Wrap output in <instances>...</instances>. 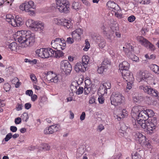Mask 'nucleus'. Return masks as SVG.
I'll use <instances>...</instances> for the list:
<instances>
[{
    "label": "nucleus",
    "mask_w": 159,
    "mask_h": 159,
    "mask_svg": "<svg viewBox=\"0 0 159 159\" xmlns=\"http://www.w3.org/2000/svg\"><path fill=\"white\" fill-rule=\"evenodd\" d=\"M13 37L23 47L30 46L34 42V35L30 31H18L13 34Z\"/></svg>",
    "instance_id": "f257e3e1"
},
{
    "label": "nucleus",
    "mask_w": 159,
    "mask_h": 159,
    "mask_svg": "<svg viewBox=\"0 0 159 159\" xmlns=\"http://www.w3.org/2000/svg\"><path fill=\"white\" fill-rule=\"evenodd\" d=\"M132 117L134 119H135L136 124V121L146 120L148 119L149 118H151L153 116L154 114L153 111L151 109H147L144 110L140 112L138 111L137 113L133 112L132 113Z\"/></svg>",
    "instance_id": "f03ea898"
},
{
    "label": "nucleus",
    "mask_w": 159,
    "mask_h": 159,
    "mask_svg": "<svg viewBox=\"0 0 159 159\" xmlns=\"http://www.w3.org/2000/svg\"><path fill=\"white\" fill-rule=\"evenodd\" d=\"M137 122L143 128L145 129L147 127L148 131L150 134H152L153 132V130L155 129L157 124L156 117L152 118L151 120L148 119V120H139Z\"/></svg>",
    "instance_id": "7ed1b4c3"
},
{
    "label": "nucleus",
    "mask_w": 159,
    "mask_h": 159,
    "mask_svg": "<svg viewBox=\"0 0 159 159\" xmlns=\"http://www.w3.org/2000/svg\"><path fill=\"white\" fill-rule=\"evenodd\" d=\"M57 9L61 13L66 14L70 12V3L67 0H57L56 1Z\"/></svg>",
    "instance_id": "20e7f679"
},
{
    "label": "nucleus",
    "mask_w": 159,
    "mask_h": 159,
    "mask_svg": "<svg viewBox=\"0 0 159 159\" xmlns=\"http://www.w3.org/2000/svg\"><path fill=\"white\" fill-rule=\"evenodd\" d=\"M20 8L22 11H25L28 12L30 16H33L35 14V7L34 2L32 1L25 2L22 4L20 6Z\"/></svg>",
    "instance_id": "39448f33"
},
{
    "label": "nucleus",
    "mask_w": 159,
    "mask_h": 159,
    "mask_svg": "<svg viewBox=\"0 0 159 159\" xmlns=\"http://www.w3.org/2000/svg\"><path fill=\"white\" fill-rule=\"evenodd\" d=\"M111 105L116 106L124 102L125 98L121 93L118 92L112 93L110 98Z\"/></svg>",
    "instance_id": "423d86ee"
},
{
    "label": "nucleus",
    "mask_w": 159,
    "mask_h": 159,
    "mask_svg": "<svg viewBox=\"0 0 159 159\" xmlns=\"http://www.w3.org/2000/svg\"><path fill=\"white\" fill-rule=\"evenodd\" d=\"M61 70L66 75H69L72 70L71 65L67 60L62 61L60 63Z\"/></svg>",
    "instance_id": "0eeeda50"
},
{
    "label": "nucleus",
    "mask_w": 159,
    "mask_h": 159,
    "mask_svg": "<svg viewBox=\"0 0 159 159\" xmlns=\"http://www.w3.org/2000/svg\"><path fill=\"white\" fill-rule=\"evenodd\" d=\"M111 88V84L109 82H107L100 85L98 91V93H100L101 95L104 96L107 93V89H110Z\"/></svg>",
    "instance_id": "6e6552de"
},
{
    "label": "nucleus",
    "mask_w": 159,
    "mask_h": 159,
    "mask_svg": "<svg viewBox=\"0 0 159 159\" xmlns=\"http://www.w3.org/2000/svg\"><path fill=\"white\" fill-rule=\"evenodd\" d=\"M139 42L145 47L148 48L151 51H154L155 49L154 46L148 41L146 39L142 36L139 37Z\"/></svg>",
    "instance_id": "1a4fd4ad"
},
{
    "label": "nucleus",
    "mask_w": 159,
    "mask_h": 159,
    "mask_svg": "<svg viewBox=\"0 0 159 159\" xmlns=\"http://www.w3.org/2000/svg\"><path fill=\"white\" fill-rule=\"evenodd\" d=\"M137 77V80L139 82L143 81L147 82L148 79L149 78V76L148 75H146L145 72L141 71L138 72Z\"/></svg>",
    "instance_id": "9d476101"
},
{
    "label": "nucleus",
    "mask_w": 159,
    "mask_h": 159,
    "mask_svg": "<svg viewBox=\"0 0 159 159\" xmlns=\"http://www.w3.org/2000/svg\"><path fill=\"white\" fill-rule=\"evenodd\" d=\"M58 124H56L46 128L44 130V133L46 134H51L57 131L58 129Z\"/></svg>",
    "instance_id": "9b49d317"
},
{
    "label": "nucleus",
    "mask_w": 159,
    "mask_h": 159,
    "mask_svg": "<svg viewBox=\"0 0 159 159\" xmlns=\"http://www.w3.org/2000/svg\"><path fill=\"white\" fill-rule=\"evenodd\" d=\"M47 51V48H43L36 50L35 52L37 55L42 58H48Z\"/></svg>",
    "instance_id": "f8f14e48"
},
{
    "label": "nucleus",
    "mask_w": 159,
    "mask_h": 159,
    "mask_svg": "<svg viewBox=\"0 0 159 159\" xmlns=\"http://www.w3.org/2000/svg\"><path fill=\"white\" fill-rule=\"evenodd\" d=\"M123 77L125 81L127 82H133L134 78L133 75L129 71H127L126 72H121Z\"/></svg>",
    "instance_id": "ddd939ff"
},
{
    "label": "nucleus",
    "mask_w": 159,
    "mask_h": 159,
    "mask_svg": "<svg viewBox=\"0 0 159 159\" xmlns=\"http://www.w3.org/2000/svg\"><path fill=\"white\" fill-rule=\"evenodd\" d=\"M107 6L110 10L115 11H120V8L119 6L112 1H109L107 3Z\"/></svg>",
    "instance_id": "4468645a"
},
{
    "label": "nucleus",
    "mask_w": 159,
    "mask_h": 159,
    "mask_svg": "<svg viewBox=\"0 0 159 159\" xmlns=\"http://www.w3.org/2000/svg\"><path fill=\"white\" fill-rule=\"evenodd\" d=\"M15 19L11 18V25L13 27L20 26L24 23L23 21L21 18L15 17Z\"/></svg>",
    "instance_id": "2eb2a0df"
},
{
    "label": "nucleus",
    "mask_w": 159,
    "mask_h": 159,
    "mask_svg": "<svg viewBox=\"0 0 159 159\" xmlns=\"http://www.w3.org/2000/svg\"><path fill=\"white\" fill-rule=\"evenodd\" d=\"M87 66L84 65L81 62H79L76 63L75 67V70L78 73L84 72L86 70Z\"/></svg>",
    "instance_id": "dca6fc26"
},
{
    "label": "nucleus",
    "mask_w": 159,
    "mask_h": 159,
    "mask_svg": "<svg viewBox=\"0 0 159 159\" xmlns=\"http://www.w3.org/2000/svg\"><path fill=\"white\" fill-rule=\"evenodd\" d=\"M101 29L103 34L106 36H110L111 34H113L114 31L107 26L103 25L101 26Z\"/></svg>",
    "instance_id": "f3484780"
},
{
    "label": "nucleus",
    "mask_w": 159,
    "mask_h": 159,
    "mask_svg": "<svg viewBox=\"0 0 159 159\" xmlns=\"http://www.w3.org/2000/svg\"><path fill=\"white\" fill-rule=\"evenodd\" d=\"M129 64L126 61H124L122 63H120L119 65V70L122 71V72H126L128 70Z\"/></svg>",
    "instance_id": "a211bd4d"
},
{
    "label": "nucleus",
    "mask_w": 159,
    "mask_h": 159,
    "mask_svg": "<svg viewBox=\"0 0 159 159\" xmlns=\"http://www.w3.org/2000/svg\"><path fill=\"white\" fill-rule=\"evenodd\" d=\"M130 44L128 45L129 47H127V48H125L124 47L123 49L128 57L130 59L131 56H133L134 54L132 53L134 52V48L132 46H130Z\"/></svg>",
    "instance_id": "6ab92c4d"
},
{
    "label": "nucleus",
    "mask_w": 159,
    "mask_h": 159,
    "mask_svg": "<svg viewBox=\"0 0 159 159\" xmlns=\"http://www.w3.org/2000/svg\"><path fill=\"white\" fill-rule=\"evenodd\" d=\"M135 137L136 140L139 141L140 144L143 145L145 143L146 141L145 137L142 134L139 133H137Z\"/></svg>",
    "instance_id": "aec40b11"
},
{
    "label": "nucleus",
    "mask_w": 159,
    "mask_h": 159,
    "mask_svg": "<svg viewBox=\"0 0 159 159\" xmlns=\"http://www.w3.org/2000/svg\"><path fill=\"white\" fill-rule=\"evenodd\" d=\"M62 22V25H63L67 29L72 27V20L63 19V21Z\"/></svg>",
    "instance_id": "412c9836"
},
{
    "label": "nucleus",
    "mask_w": 159,
    "mask_h": 159,
    "mask_svg": "<svg viewBox=\"0 0 159 159\" xmlns=\"http://www.w3.org/2000/svg\"><path fill=\"white\" fill-rule=\"evenodd\" d=\"M37 22V21H35L32 19H29L26 21V25L27 27L35 29Z\"/></svg>",
    "instance_id": "4be33fe9"
},
{
    "label": "nucleus",
    "mask_w": 159,
    "mask_h": 159,
    "mask_svg": "<svg viewBox=\"0 0 159 159\" xmlns=\"http://www.w3.org/2000/svg\"><path fill=\"white\" fill-rule=\"evenodd\" d=\"M83 30L82 29H77L72 32V35L73 37L78 36V37H80V35L83 34Z\"/></svg>",
    "instance_id": "5701e85b"
},
{
    "label": "nucleus",
    "mask_w": 159,
    "mask_h": 159,
    "mask_svg": "<svg viewBox=\"0 0 159 159\" xmlns=\"http://www.w3.org/2000/svg\"><path fill=\"white\" fill-rule=\"evenodd\" d=\"M54 57L56 58H59L62 57L64 55V53L61 51V49H56Z\"/></svg>",
    "instance_id": "b1692460"
},
{
    "label": "nucleus",
    "mask_w": 159,
    "mask_h": 159,
    "mask_svg": "<svg viewBox=\"0 0 159 159\" xmlns=\"http://www.w3.org/2000/svg\"><path fill=\"white\" fill-rule=\"evenodd\" d=\"M82 61L84 65L87 66V64L90 63L89 57L87 55H84L82 57Z\"/></svg>",
    "instance_id": "393cba45"
},
{
    "label": "nucleus",
    "mask_w": 159,
    "mask_h": 159,
    "mask_svg": "<svg viewBox=\"0 0 159 159\" xmlns=\"http://www.w3.org/2000/svg\"><path fill=\"white\" fill-rule=\"evenodd\" d=\"M120 129L119 130V132L120 133L124 134L126 133L127 129L128 127L126 125L123 123H121L120 124Z\"/></svg>",
    "instance_id": "a878e982"
},
{
    "label": "nucleus",
    "mask_w": 159,
    "mask_h": 159,
    "mask_svg": "<svg viewBox=\"0 0 159 159\" xmlns=\"http://www.w3.org/2000/svg\"><path fill=\"white\" fill-rule=\"evenodd\" d=\"M60 38H56L54 40H52L51 42L52 47L55 49L57 48V45L60 43Z\"/></svg>",
    "instance_id": "bb28decb"
},
{
    "label": "nucleus",
    "mask_w": 159,
    "mask_h": 159,
    "mask_svg": "<svg viewBox=\"0 0 159 159\" xmlns=\"http://www.w3.org/2000/svg\"><path fill=\"white\" fill-rule=\"evenodd\" d=\"M151 70L155 73L159 74V67L156 64H152L150 66Z\"/></svg>",
    "instance_id": "cd10ccee"
},
{
    "label": "nucleus",
    "mask_w": 159,
    "mask_h": 159,
    "mask_svg": "<svg viewBox=\"0 0 159 159\" xmlns=\"http://www.w3.org/2000/svg\"><path fill=\"white\" fill-rule=\"evenodd\" d=\"M125 110L123 109L120 114L116 116V118L117 119L118 121L120 120L122 118H123L125 116H127V113L123 114V113L125 112Z\"/></svg>",
    "instance_id": "c85d7f7f"
},
{
    "label": "nucleus",
    "mask_w": 159,
    "mask_h": 159,
    "mask_svg": "<svg viewBox=\"0 0 159 159\" xmlns=\"http://www.w3.org/2000/svg\"><path fill=\"white\" fill-rule=\"evenodd\" d=\"M12 83L15 84V87L16 88H18L21 85V83L19 81L18 79L16 77H14V78L11 80Z\"/></svg>",
    "instance_id": "c756f323"
},
{
    "label": "nucleus",
    "mask_w": 159,
    "mask_h": 159,
    "mask_svg": "<svg viewBox=\"0 0 159 159\" xmlns=\"http://www.w3.org/2000/svg\"><path fill=\"white\" fill-rule=\"evenodd\" d=\"M48 52L47 54H48V58L51 57H54L55 50H53L51 48H47Z\"/></svg>",
    "instance_id": "7c9ffc66"
},
{
    "label": "nucleus",
    "mask_w": 159,
    "mask_h": 159,
    "mask_svg": "<svg viewBox=\"0 0 159 159\" xmlns=\"http://www.w3.org/2000/svg\"><path fill=\"white\" fill-rule=\"evenodd\" d=\"M107 70V67L101 65L100 66L98 67L97 71L98 73L101 74L103 73V72L106 71Z\"/></svg>",
    "instance_id": "2f4dec72"
},
{
    "label": "nucleus",
    "mask_w": 159,
    "mask_h": 159,
    "mask_svg": "<svg viewBox=\"0 0 159 159\" xmlns=\"http://www.w3.org/2000/svg\"><path fill=\"white\" fill-rule=\"evenodd\" d=\"M72 8L77 11L80 9L81 5L78 2H73L72 4Z\"/></svg>",
    "instance_id": "473e14b6"
},
{
    "label": "nucleus",
    "mask_w": 159,
    "mask_h": 159,
    "mask_svg": "<svg viewBox=\"0 0 159 159\" xmlns=\"http://www.w3.org/2000/svg\"><path fill=\"white\" fill-rule=\"evenodd\" d=\"M20 118L23 121L27 122L29 118V116L27 113L25 112L22 114Z\"/></svg>",
    "instance_id": "72a5a7b5"
},
{
    "label": "nucleus",
    "mask_w": 159,
    "mask_h": 159,
    "mask_svg": "<svg viewBox=\"0 0 159 159\" xmlns=\"http://www.w3.org/2000/svg\"><path fill=\"white\" fill-rule=\"evenodd\" d=\"M76 89H77L76 92V93L77 95H80L82 94L83 92L84 88L82 87L75 86Z\"/></svg>",
    "instance_id": "f704fd0d"
},
{
    "label": "nucleus",
    "mask_w": 159,
    "mask_h": 159,
    "mask_svg": "<svg viewBox=\"0 0 159 159\" xmlns=\"http://www.w3.org/2000/svg\"><path fill=\"white\" fill-rule=\"evenodd\" d=\"M104 39L99 35L95 36V38H94L95 42L98 44Z\"/></svg>",
    "instance_id": "c9c22d12"
},
{
    "label": "nucleus",
    "mask_w": 159,
    "mask_h": 159,
    "mask_svg": "<svg viewBox=\"0 0 159 159\" xmlns=\"http://www.w3.org/2000/svg\"><path fill=\"white\" fill-rule=\"evenodd\" d=\"M17 47V44L16 42H13L11 43V50L16 51Z\"/></svg>",
    "instance_id": "e433bc0d"
},
{
    "label": "nucleus",
    "mask_w": 159,
    "mask_h": 159,
    "mask_svg": "<svg viewBox=\"0 0 159 159\" xmlns=\"http://www.w3.org/2000/svg\"><path fill=\"white\" fill-rule=\"evenodd\" d=\"M44 24L41 22H37L35 29H40V30H42L44 28Z\"/></svg>",
    "instance_id": "4c0bfd02"
},
{
    "label": "nucleus",
    "mask_w": 159,
    "mask_h": 159,
    "mask_svg": "<svg viewBox=\"0 0 159 159\" xmlns=\"http://www.w3.org/2000/svg\"><path fill=\"white\" fill-rule=\"evenodd\" d=\"M63 19H60L58 18L54 19V23L58 25H62Z\"/></svg>",
    "instance_id": "58836bf2"
},
{
    "label": "nucleus",
    "mask_w": 159,
    "mask_h": 159,
    "mask_svg": "<svg viewBox=\"0 0 159 159\" xmlns=\"http://www.w3.org/2000/svg\"><path fill=\"white\" fill-rule=\"evenodd\" d=\"M60 42L62 43V50H64L66 48V42L64 39L63 38H60Z\"/></svg>",
    "instance_id": "ea45409f"
},
{
    "label": "nucleus",
    "mask_w": 159,
    "mask_h": 159,
    "mask_svg": "<svg viewBox=\"0 0 159 159\" xmlns=\"http://www.w3.org/2000/svg\"><path fill=\"white\" fill-rule=\"evenodd\" d=\"M42 148V149L44 150H49L50 148V147L48 144L46 143L43 144Z\"/></svg>",
    "instance_id": "a19ab883"
},
{
    "label": "nucleus",
    "mask_w": 159,
    "mask_h": 159,
    "mask_svg": "<svg viewBox=\"0 0 159 159\" xmlns=\"http://www.w3.org/2000/svg\"><path fill=\"white\" fill-rule=\"evenodd\" d=\"M132 158L133 159H141V156L138 153L136 152L133 155L132 154Z\"/></svg>",
    "instance_id": "79ce46f5"
},
{
    "label": "nucleus",
    "mask_w": 159,
    "mask_h": 159,
    "mask_svg": "<svg viewBox=\"0 0 159 159\" xmlns=\"http://www.w3.org/2000/svg\"><path fill=\"white\" fill-rule=\"evenodd\" d=\"M110 64V61L107 59H104L102 62L101 65L104 66H106L107 68L108 67V65Z\"/></svg>",
    "instance_id": "37998d69"
},
{
    "label": "nucleus",
    "mask_w": 159,
    "mask_h": 159,
    "mask_svg": "<svg viewBox=\"0 0 159 159\" xmlns=\"http://www.w3.org/2000/svg\"><path fill=\"white\" fill-rule=\"evenodd\" d=\"M98 44L100 48H103L105 46L106 41L104 39L102 41H101Z\"/></svg>",
    "instance_id": "c03bdc74"
},
{
    "label": "nucleus",
    "mask_w": 159,
    "mask_h": 159,
    "mask_svg": "<svg viewBox=\"0 0 159 159\" xmlns=\"http://www.w3.org/2000/svg\"><path fill=\"white\" fill-rule=\"evenodd\" d=\"M3 88L6 92L9 91L10 90V85L8 83H5Z\"/></svg>",
    "instance_id": "a18cd8bd"
},
{
    "label": "nucleus",
    "mask_w": 159,
    "mask_h": 159,
    "mask_svg": "<svg viewBox=\"0 0 159 159\" xmlns=\"http://www.w3.org/2000/svg\"><path fill=\"white\" fill-rule=\"evenodd\" d=\"M85 44L86 45L84 48L83 50L86 51L88 50V49L90 48V45L89 42L88 41H87L86 40H85Z\"/></svg>",
    "instance_id": "49530a36"
},
{
    "label": "nucleus",
    "mask_w": 159,
    "mask_h": 159,
    "mask_svg": "<svg viewBox=\"0 0 159 159\" xmlns=\"http://www.w3.org/2000/svg\"><path fill=\"white\" fill-rule=\"evenodd\" d=\"M121 10L120 11H114L115 12V16L118 18L120 19L122 18V14L119 13V12H120Z\"/></svg>",
    "instance_id": "de8ad7c7"
},
{
    "label": "nucleus",
    "mask_w": 159,
    "mask_h": 159,
    "mask_svg": "<svg viewBox=\"0 0 159 159\" xmlns=\"http://www.w3.org/2000/svg\"><path fill=\"white\" fill-rule=\"evenodd\" d=\"M135 17L134 15H131L128 18V20L130 22H132L135 20Z\"/></svg>",
    "instance_id": "09e8293b"
},
{
    "label": "nucleus",
    "mask_w": 159,
    "mask_h": 159,
    "mask_svg": "<svg viewBox=\"0 0 159 159\" xmlns=\"http://www.w3.org/2000/svg\"><path fill=\"white\" fill-rule=\"evenodd\" d=\"M96 99L94 96H92L89 99V103L90 104H92L95 102Z\"/></svg>",
    "instance_id": "8fccbe9b"
},
{
    "label": "nucleus",
    "mask_w": 159,
    "mask_h": 159,
    "mask_svg": "<svg viewBox=\"0 0 159 159\" xmlns=\"http://www.w3.org/2000/svg\"><path fill=\"white\" fill-rule=\"evenodd\" d=\"M102 96H99L98 98V100L99 103L102 104L104 102V98L103 97V95Z\"/></svg>",
    "instance_id": "3c124183"
},
{
    "label": "nucleus",
    "mask_w": 159,
    "mask_h": 159,
    "mask_svg": "<svg viewBox=\"0 0 159 159\" xmlns=\"http://www.w3.org/2000/svg\"><path fill=\"white\" fill-rule=\"evenodd\" d=\"M47 98L45 96H43L40 97L39 98V101L40 102H43L47 101Z\"/></svg>",
    "instance_id": "603ef678"
},
{
    "label": "nucleus",
    "mask_w": 159,
    "mask_h": 159,
    "mask_svg": "<svg viewBox=\"0 0 159 159\" xmlns=\"http://www.w3.org/2000/svg\"><path fill=\"white\" fill-rule=\"evenodd\" d=\"M21 118L18 117L16 118L15 120V122L16 124H19L21 123Z\"/></svg>",
    "instance_id": "864d4df0"
},
{
    "label": "nucleus",
    "mask_w": 159,
    "mask_h": 159,
    "mask_svg": "<svg viewBox=\"0 0 159 159\" xmlns=\"http://www.w3.org/2000/svg\"><path fill=\"white\" fill-rule=\"evenodd\" d=\"M51 82H53L54 83H57L58 82V77L56 76L52 78L50 80Z\"/></svg>",
    "instance_id": "5fc2aeb1"
},
{
    "label": "nucleus",
    "mask_w": 159,
    "mask_h": 159,
    "mask_svg": "<svg viewBox=\"0 0 159 159\" xmlns=\"http://www.w3.org/2000/svg\"><path fill=\"white\" fill-rule=\"evenodd\" d=\"M133 83V82H127L126 86L127 89H128L129 90L131 89L132 88V85Z\"/></svg>",
    "instance_id": "6e6d98bb"
},
{
    "label": "nucleus",
    "mask_w": 159,
    "mask_h": 159,
    "mask_svg": "<svg viewBox=\"0 0 159 159\" xmlns=\"http://www.w3.org/2000/svg\"><path fill=\"white\" fill-rule=\"evenodd\" d=\"M10 139V133H8L6 136V137L2 141V143L4 144V140L5 141L7 142Z\"/></svg>",
    "instance_id": "4d7b16f0"
},
{
    "label": "nucleus",
    "mask_w": 159,
    "mask_h": 159,
    "mask_svg": "<svg viewBox=\"0 0 159 159\" xmlns=\"http://www.w3.org/2000/svg\"><path fill=\"white\" fill-rule=\"evenodd\" d=\"M31 107V104L29 102L26 103L25 105V107L27 110L29 109Z\"/></svg>",
    "instance_id": "13d9d810"
},
{
    "label": "nucleus",
    "mask_w": 159,
    "mask_h": 159,
    "mask_svg": "<svg viewBox=\"0 0 159 159\" xmlns=\"http://www.w3.org/2000/svg\"><path fill=\"white\" fill-rule=\"evenodd\" d=\"M74 40L70 37H69L67 39L66 42L69 44H72L74 43Z\"/></svg>",
    "instance_id": "bf43d9fd"
},
{
    "label": "nucleus",
    "mask_w": 159,
    "mask_h": 159,
    "mask_svg": "<svg viewBox=\"0 0 159 159\" xmlns=\"http://www.w3.org/2000/svg\"><path fill=\"white\" fill-rule=\"evenodd\" d=\"M109 53L112 57H116L117 56L116 54L114 52L113 50H111L109 51Z\"/></svg>",
    "instance_id": "052dcab7"
},
{
    "label": "nucleus",
    "mask_w": 159,
    "mask_h": 159,
    "mask_svg": "<svg viewBox=\"0 0 159 159\" xmlns=\"http://www.w3.org/2000/svg\"><path fill=\"white\" fill-rule=\"evenodd\" d=\"M23 106L22 104H19L18 103L16 107L17 110L18 111L21 110L22 109Z\"/></svg>",
    "instance_id": "680f3d73"
},
{
    "label": "nucleus",
    "mask_w": 159,
    "mask_h": 159,
    "mask_svg": "<svg viewBox=\"0 0 159 159\" xmlns=\"http://www.w3.org/2000/svg\"><path fill=\"white\" fill-rule=\"evenodd\" d=\"M130 59L132 60L133 61H137L139 59V58L134 54V55H133V56H131Z\"/></svg>",
    "instance_id": "e2e57ef3"
},
{
    "label": "nucleus",
    "mask_w": 159,
    "mask_h": 159,
    "mask_svg": "<svg viewBox=\"0 0 159 159\" xmlns=\"http://www.w3.org/2000/svg\"><path fill=\"white\" fill-rule=\"evenodd\" d=\"M37 96L35 94H33L31 96V99L33 102H34L37 99Z\"/></svg>",
    "instance_id": "0e129e2a"
},
{
    "label": "nucleus",
    "mask_w": 159,
    "mask_h": 159,
    "mask_svg": "<svg viewBox=\"0 0 159 159\" xmlns=\"http://www.w3.org/2000/svg\"><path fill=\"white\" fill-rule=\"evenodd\" d=\"M85 117V113L84 112H83L81 115L80 119L81 120H84Z\"/></svg>",
    "instance_id": "69168bd1"
},
{
    "label": "nucleus",
    "mask_w": 159,
    "mask_h": 159,
    "mask_svg": "<svg viewBox=\"0 0 159 159\" xmlns=\"http://www.w3.org/2000/svg\"><path fill=\"white\" fill-rule=\"evenodd\" d=\"M33 93V91L31 90H28L26 91L25 94L26 95L30 96L32 95Z\"/></svg>",
    "instance_id": "338daca9"
},
{
    "label": "nucleus",
    "mask_w": 159,
    "mask_h": 159,
    "mask_svg": "<svg viewBox=\"0 0 159 159\" xmlns=\"http://www.w3.org/2000/svg\"><path fill=\"white\" fill-rule=\"evenodd\" d=\"M17 130V128L15 126H11V131L13 132H15Z\"/></svg>",
    "instance_id": "774afa93"
}]
</instances>
